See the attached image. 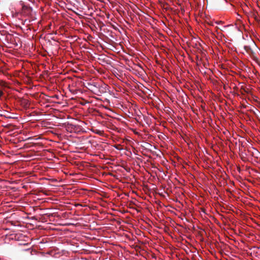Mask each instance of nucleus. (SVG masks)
Here are the masks:
<instances>
[{
	"instance_id": "nucleus-5",
	"label": "nucleus",
	"mask_w": 260,
	"mask_h": 260,
	"mask_svg": "<svg viewBox=\"0 0 260 260\" xmlns=\"http://www.w3.org/2000/svg\"><path fill=\"white\" fill-rule=\"evenodd\" d=\"M244 91L246 92H247V91L246 90H245V89H244Z\"/></svg>"
},
{
	"instance_id": "nucleus-6",
	"label": "nucleus",
	"mask_w": 260,
	"mask_h": 260,
	"mask_svg": "<svg viewBox=\"0 0 260 260\" xmlns=\"http://www.w3.org/2000/svg\"><path fill=\"white\" fill-rule=\"evenodd\" d=\"M102 92H105V91H104L103 89H102Z\"/></svg>"
},
{
	"instance_id": "nucleus-4",
	"label": "nucleus",
	"mask_w": 260,
	"mask_h": 260,
	"mask_svg": "<svg viewBox=\"0 0 260 260\" xmlns=\"http://www.w3.org/2000/svg\"><path fill=\"white\" fill-rule=\"evenodd\" d=\"M3 92L2 91H0V98L3 95Z\"/></svg>"
},
{
	"instance_id": "nucleus-3",
	"label": "nucleus",
	"mask_w": 260,
	"mask_h": 260,
	"mask_svg": "<svg viewBox=\"0 0 260 260\" xmlns=\"http://www.w3.org/2000/svg\"><path fill=\"white\" fill-rule=\"evenodd\" d=\"M95 133L100 135H102L104 133V132L100 130H96Z\"/></svg>"
},
{
	"instance_id": "nucleus-1",
	"label": "nucleus",
	"mask_w": 260,
	"mask_h": 260,
	"mask_svg": "<svg viewBox=\"0 0 260 260\" xmlns=\"http://www.w3.org/2000/svg\"><path fill=\"white\" fill-rule=\"evenodd\" d=\"M32 9L28 6L24 5L22 7V13L23 15L29 16L31 14Z\"/></svg>"
},
{
	"instance_id": "nucleus-2",
	"label": "nucleus",
	"mask_w": 260,
	"mask_h": 260,
	"mask_svg": "<svg viewBox=\"0 0 260 260\" xmlns=\"http://www.w3.org/2000/svg\"><path fill=\"white\" fill-rule=\"evenodd\" d=\"M244 48L246 52L248 53L251 57L253 58L255 57V53L250 46H245Z\"/></svg>"
},
{
	"instance_id": "nucleus-7",
	"label": "nucleus",
	"mask_w": 260,
	"mask_h": 260,
	"mask_svg": "<svg viewBox=\"0 0 260 260\" xmlns=\"http://www.w3.org/2000/svg\"><path fill=\"white\" fill-rule=\"evenodd\" d=\"M105 88H104V87H102V88H103V89H104H104H105V88L106 87V85H105Z\"/></svg>"
}]
</instances>
